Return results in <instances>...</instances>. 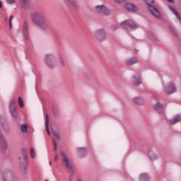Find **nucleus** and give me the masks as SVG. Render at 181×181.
<instances>
[{
    "label": "nucleus",
    "mask_w": 181,
    "mask_h": 181,
    "mask_svg": "<svg viewBox=\"0 0 181 181\" xmlns=\"http://www.w3.org/2000/svg\"><path fill=\"white\" fill-rule=\"evenodd\" d=\"M136 63H138V60L134 57L126 60L127 66H134V64H136Z\"/></svg>",
    "instance_id": "a211bd4d"
},
{
    "label": "nucleus",
    "mask_w": 181,
    "mask_h": 181,
    "mask_svg": "<svg viewBox=\"0 0 181 181\" xmlns=\"http://www.w3.org/2000/svg\"><path fill=\"white\" fill-rule=\"evenodd\" d=\"M15 104H16V101L13 100L11 101L9 107H15Z\"/></svg>",
    "instance_id": "c9c22d12"
},
{
    "label": "nucleus",
    "mask_w": 181,
    "mask_h": 181,
    "mask_svg": "<svg viewBox=\"0 0 181 181\" xmlns=\"http://www.w3.org/2000/svg\"><path fill=\"white\" fill-rule=\"evenodd\" d=\"M144 2L146 5H148V11L152 15L155 16V18H160V13L156 8L152 6L153 5V0H144Z\"/></svg>",
    "instance_id": "39448f33"
},
{
    "label": "nucleus",
    "mask_w": 181,
    "mask_h": 181,
    "mask_svg": "<svg viewBox=\"0 0 181 181\" xmlns=\"http://www.w3.org/2000/svg\"><path fill=\"white\" fill-rule=\"evenodd\" d=\"M21 132H23V134H25V132H28V125H26V124H23L21 126Z\"/></svg>",
    "instance_id": "bb28decb"
},
{
    "label": "nucleus",
    "mask_w": 181,
    "mask_h": 181,
    "mask_svg": "<svg viewBox=\"0 0 181 181\" xmlns=\"http://www.w3.org/2000/svg\"><path fill=\"white\" fill-rule=\"evenodd\" d=\"M127 11H129L130 12H136L138 11V7L132 4H127L125 6Z\"/></svg>",
    "instance_id": "ddd939ff"
},
{
    "label": "nucleus",
    "mask_w": 181,
    "mask_h": 181,
    "mask_svg": "<svg viewBox=\"0 0 181 181\" xmlns=\"http://www.w3.org/2000/svg\"><path fill=\"white\" fill-rule=\"evenodd\" d=\"M53 145H54V151H57V143L54 140H53Z\"/></svg>",
    "instance_id": "f704fd0d"
},
{
    "label": "nucleus",
    "mask_w": 181,
    "mask_h": 181,
    "mask_svg": "<svg viewBox=\"0 0 181 181\" xmlns=\"http://www.w3.org/2000/svg\"><path fill=\"white\" fill-rule=\"evenodd\" d=\"M115 2H117V4H122V2H125V0H114Z\"/></svg>",
    "instance_id": "4c0bfd02"
},
{
    "label": "nucleus",
    "mask_w": 181,
    "mask_h": 181,
    "mask_svg": "<svg viewBox=\"0 0 181 181\" xmlns=\"http://www.w3.org/2000/svg\"><path fill=\"white\" fill-rule=\"evenodd\" d=\"M73 175L71 174V175L69 176V181H73Z\"/></svg>",
    "instance_id": "ea45409f"
},
{
    "label": "nucleus",
    "mask_w": 181,
    "mask_h": 181,
    "mask_svg": "<svg viewBox=\"0 0 181 181\" xmlns=\"http://www.w3.org/2000/svg\"><path fill=\"white\" fill-rule=\"evenodd\" d=\"M181 116L180 115H176L173 119L170 120L171 125H175V124H177V122H180Z\"/></svg>",
    "instance_id": "6ab92c4d"
},
{
    "label": "nucleus",
    "mask_w": 181,
    "mask_h": 181,
    "mask_svg": "<svg viewBox=\"0 0 181 181\" xmlns=\"http://www.w3.org/2000/svg\"><path fill=\"white\" fill-rule=\"evenodd\" d=\"M95 37L98 42H105L107 40V32L105 29L100 28L95 32Z\"/></svg>",
    "instance_id": "7ed1b4c3"
},
{
    "label": "nucleus",
    "mask_w": 181,
    "mask_h": 181,
    "mask_svg": "<svg viewBox=\"0 0 181 181\" xmlns=\"http://www.w3.org/2000/svg\"><path fill=\"white\" fill-rule=\"evenodd\" d=\"M33 22L41 29V30H48L49 25H47V18L45 13L37 11L31 15Z\"/></svg>",
    "instance_id": "f257e3e1"
},
{
    "label": "nucleus",
    "mask_w": 181,
    "mask_h": 181,
    "mask_svg": "<svg viewBox=\"0 0 181 181\" xmlns=\"http://www.w3.org/2000/svg\"><path fill=\"white\" fill-rule=\"evenodd\" d=\"M30 156H31V158H35V156H36L35 155V149L33 148H31L30 149Z\"/></svg>",
    "instance_id": "473e14b6"
},
{
    "label": "nucleus",
    "mask_w": 181,
    "mask_h": 181,
    "mask_svg": "<svg viewBox=\"0 0 181 181\" xmlns=\"http://www.w3.org/2000/svg\"><path fill=\"white\" fill-rule=\"evenodd\" d=\"M45 124V131H47V135L50 136V130H49V115H46Z\"/></svg>",
    "instance_id": "b1692460"
},
{
    "label": "nucleus",
    "mask_w": 181,
    "mask_h": 181,
    "mask_svg": "<svg viewBox=\"0 0 181 181\" xmlns=\"http://www.w3.org/2000/svg\"><path fill=\"white\" fill-rule=\"evenodd\" d=\"M154 108H155L156 111H157V112H158V114H162V112H163V105H162V104H160L159 102H158L154 105Z\"/></svg>",
    "instance_id": "dca6fc26"
},
{
    "label": "nucleus",
    "mask_w": 181,
    "mask_h": 181,
    "mask_svg": "<svg viewBox=\"0 0 181 181\" xmlns=\"http://www.w3.org/2000/svg\"><path fill=\"white\" fill-rule=\"evenodd\" d=\"M122 26H123V28L124 29H138V25H136V24H135V23H134L131 20H127L122 23H121Z\"/></svg>",
    "instance_id": "6e6552de"
},
{
    "label": "nucleus",
    "mask_w": 181,
    "mask_h": 181,
    "mask_svg": "<svg viewBox=\"0 0 181 181\" xmlns=\"http://www.w3.org/2000/svg\"><path fill=\"white\" fill-rule=\"evenodd\" d=\"M0 144H1V148L2 152L8 149V144L6 143V140L5 139L4 136H2L1 134H0Z\"/></svg>",
    "instance_id": "9b49d317"
},
{
    "label": "nucleus",
    "mask_w": 181,
    "mask_h": 181,
    "mask_svg": "<svg viewBox=\"0 0 181 181\" xmlns=\"http://www.w3.org/2000/svg\"><path fill=\"white\" fill-rule=\"evenodd\" d=\"M59 64H60V66H62V67H64V61L63 60V58H62V57H60Z\"/></svg>",
    "instance_id": "72a5a7b5"
},
{
    "label": "nucleus",
    "mask_w": 181,
    "mask_h": 181,
    "mask_svg": "<svg viewBox=\"0 0 181 181\" xmlns=\"http://www.w3.org/2000/svg\"><path fill=\"white\" fill-rule=\"evenodd\" d=\"M133 101L134 104H136L137 105H144V99L141 97H136L133 98Z\"/></svg>",
    "instance_id": "aec40b11"
},
{
    "label": "nucleus",
    "mask_w": 181,
    "mask_h": 181,
    "mask_svg": "<svg viewBox=\"0 0 181 181\" xmlns=\"http://www.w3.org/2000/svg\"><path fill=\"white\" fill-rule=\"evenodd\" d=\"M61 158L62 165H64V166L68 169V173H70V175H74V169L73 168L71 163H70V158H69L67 154L61 152Z\"/></svg>",
    "instance_id": "f03ea898"
},
{
    "label": "nucleus",
    "mask_w": 181,
    "mask_h": 181,
    "mask_svg": "<svg viewBox=\"0 0 181 181\" xmlns=\"http://www.w3.org/2000/svg\"><path fill=\"white\" fill-rule=\"evenodd\" d=\"M0 124L4 130L8 129V123L6 122V119L4 117L0 118Z\"/></svg>",
    "instance_id": "5701e85b"
},
{
    "label": "nucleus",
    "mask_w": 181,
    "mask_h": 181,
    "mask_svg": "<svg viewBox=\"0 0 181 181\" xmlns=\"http://www.w3.org/2000/svg\"><path fill=\"white\" fill-rule=\"evenodd\" d=\"M9 28L10 29H12V23H9Z\"/></svg>",
    "instance_id": "79ce46f5"
},
{
    "label": "nucleus",
    "mask_w": 181,
    "mask_h": 181,
    "mask_svg": "<svg viewBox=\"0 0 181 181\" xmlns=\"http://www.w3.org/2000/svg\"><path fill=\"white\" fill-rule=\"evenodd\" d=\"M12 19H13V16H11L9 18V23H12Z\"/></svg>",
    "instance_id": "58836bf2"
},
{
    "label": "nucleus",
    "mask_w": 181,
    "mask_h": 181,
    "mask_svg": "<svg viewBox=\"0 0 181 181\" xmlns=\"http://www.w3.org/2000/svg\"><path fill=\"white\" fill-rule=\"evenodd\" d=\"M52 134H53L54 136H55V138H57V139H60V134H59V132H57L55 130H52Z\"/></svg>",
    "instance_id": "c85d7f7f"
},
{
    "label": "nucleus",
    "mask_w": 181,
    "mask_h": 181,
    "mask_svg": "<svg viewBox=\"0 0 181 181\" xmlns=\"http://www.w3.org/2000/svg\"><path fill=\"white\" fill-rule=\"evenodd\" d=\"M168 2L170 4H173L174 1L173 0H167Z\"/></svg>",
    "instance_id": "a19ab883"
},
{
    "label": "nucleus",
    "mask_w": 181,
    "mask_h": 181,
    "mask_svg": "<svg viewBox=\"0 0 181 181\" xmlns=\"http://www.w3.org/2000/svg\"><path fill=\"white\" fill-rule=\"evenodd\" d=\"M23 28V35L25 40H29V32L28 31V24L26 23H24Z\"/></svg>",
    "instance_id": "2eb2a0df"
},
{
    "label": "nucleus",
    "mask_w": 181,
    "mask_h": 181,
    "mask_svg": "<svg viewBox=\"0 0 181 181\" xmlns=\"http://www.w3.org/2000/svg\"><path fill=\"white\" fill-rule=\"evenodd\" d=\"M78 181H81V180H78Z\"/></svg>",
    "instance_id": "de8ad7c7"
},
{
    "label": "nucleus",
    "mask_w": 181,
    "mask_h": 181,
    "mask_svg": "<svg viewBox=\"0 0 181 181\" xmlns=\"http://www.w3.org/2000/svg\"><path fill=\"white\" fill-rule=\"evenodd\" d=\"M132 82L134 86L136 87H139L142 84V81H141V78H139V75L134 76L132 78Z\"/></svg>",
    "instance_id": "f8f14e48"
},
{
    "label": "nucleus",
    "mask_w": 181,
    "mask_h": 181,
    "mask_svg": "<svg viewBox=\"0 0 181 181\" xmlns=\"http://www.w3.org/2000/svg\"><path fill=\"white\" fill-rule=\"evenodd\" d=\"M0 8H2V1H0Z\"/></svg>",
    "instance_id": "c03bdc74"
},
{
    "label": "nucleus",
    "mask_w": 181,
    "mask_h": 181,
    "mask_svg": "<svg viewBox=\"0 0 181 181\" xmlns=\"http://www.w3.org/2000/svg\"><path fill=\"white\" fill-rule=\"evenodd\" d=\"M49 165H52V161H49Z\"/></svg>",
    "instance_id": "49530a36"
},
{
    "label": "nucleus",
    "mask_w": 181,
    "mask_h": 181,
    "mask_svg": "<svg viewBox=\"0 0 181 181\" xmlns=\"http://www.w3.org/2000/svg\"><path fill=\"white\" fill-rule=\"evenodd\" d=\"M95 12L101 16H108L111 15V12L109 11L108 8L105 5L96 6L95 7Z\"/></svg>",
    "instance_id": "0eeeda50"
},
{
    "label": "nucleus",
    "mask_w": 181,
    "mask_h": 181,
    "mask_svg": "<svg viewBox=\"0 0 181 181\" xmlns=\"http://www.w3.org/2000/svg\"><path fill=\"white\" fill-rule=\"evenodd\" d=\"M170 32L175 35V36H177V33H176V30L174 28L170 27Z\"/></svg>",
    "instance_id": "2f4dec72"
},
{
    "label": "nucleus",
    "mask_w": 181,
    "mask_h": 181,
    "mask_svg": "<svg viewBox=\"0 0 181 181\" xmlns=\"http://www.w3.org/2000/svg\"><path fill=\"white\" fill-rule=\"evenodd\" d=\"M148 156L152 159V160H155V159H158V156L153 151H150L148 153Z\"/></svg>",
    "instance_id": "a878e982"
},
{
    "label": "nucleus",
    "mask_w": 181,
    "mask_h": 181,
    "mask_svg": "<svg viewBox=\"0 0 181 181\" xmlns=\"http://www.w3.org/2000/svg\"><path fill=\"white\" fill-rule=\"evenodd\" d=\"M18 105L19 107H21V108H23V100H22L21 97L18 98Z\"/></svg>",
    "instance_id": "c756f323"
},
{
    "label": "nucleus",
    "mask_w": 181,
    "mask_h": 181,
    "mask_svg": "<svg viewBox=\"0 0 181 181\" xmlns=\"http://www.w3.org/2000/svg\"><path fill=\"white\" fill-rule=\"evenodd\" d=\"M45 181H49V180H46Z\"/></svg>",
    "instance_id": "09e8293b"
},
{
    "label": "nucleus",
    "mask_w": 181,
    "mask_h": 181,
    "mask_svg": "<svg viewBox=\"0 0 181 181\" xmlns=\"http://www.w3.org/2000/svg\"><path fill=\"white\" fill-rule=\"evenodd\" d=\"M58 158H59V157H58L57 156H54V160H57Z\"/></svg>",
    "instance_id": "37998d69"
},
{
    "label": "nucleus",
    "mask_w": 181,
    "mask_h": 181,
    "mask_svg": "<svg viewBox=\"0 0 181 181\" xmlns=\"http://www.w3.org/2000/svg\"><path fill=\"white\" fill-rule=\"evenodd\" d=\"M78 153H79L81 158H84L87 155V149L86 148H77Z\"/></svg>",
    "instance_id": "f3484780"
},
{
    "label": "nucleus",
    "mask_w": 181,
    "mask_h": 181,
    "mask_svg": "<svg viewBox=\"0 0 181 181\" xmlns=\"http://www.w3.org/2000/svg\"><path fill=\"white\" fill-rule=\"evenodd\" d=\"M20 4H21V6L23 9H28L29 6H30V1L29 0H18Z\"/></svg>",
    "instance_id": "4468645a"
},
{
    "label": "nucleus",
    "mask_w": 181,
    "mask_h": 181,
    "mask_svg": "<svg viewBox=\"0 0 181 181\" xmlns=\"http://www.w3.org/2000/svg\"><path fill=\"white\" fill-rule=\"evenodd\" d=\"M176 88L175 87V85H173V83H170L168 86L165 87V93L170 95V94H173V93H175Z\"/></svg>",
    "instance_id": "9d476101"
},
{
    "label": "nucleus",
    "mask_w": 181,
    "mask_h": 181,
    "mask_svg": "<svg viewBox=\"0 0 181 181\" xmlns=\"http://www.w3.org/2000/svg\"><path fill=\"white\" fill-rule=\"evenodd\" d=\"M71 5L74 6V8H76V9H78V6L77 5V3H76L75 0H69Z\"/></svg>",
    "instance_id": "cd10ccee"
},
{
    "label": "nucleus",
    "mask_w": 181,
    "mask_h": 181,
    "mask_svg": "<svg viewBox=\"0 0 181 181\" xmlns=\"http://www.w3.org/2000/svg\"><path fill=\"white\" fill-rule=\"evenodd\" d=\"M151 177L147 173H142L139 176L140 181H149Z\"/></svg>",
    "instance_id": "412c9836"
},
{
    "label": "nucleus",
    "mask_w": 181,
    "mask_h": 181,
    "mask_svg": "<svg viewBox=\"0 0 181 181\" xmlns=\"http://www.w3.org/2000/svg\"><path fill=\"white\" fill-rule=\"evenodd\" d=\"M9 111L13 118H16L18 117V112L15 110V107H9Z\"/></svg>",
    "instance_id": "393cba45"
},
{
    "label": "nucleus",
    "mask_w": 181,
    "mask_h": 181,
    "mask_svg": "<svg viewBox=\"0 0 181 181\" xmlns=\"http://www.w3.org/2000/svg\"><path fill=\"white\" fill-rule=\"evenodd\" d=\"M118 25H113L110 27V29L112 30V32H115V30H117L118 29Z\"/></svg>",
    "instance_id": "7c9ffc66"
},
{
    "label": "nucleus",
    "mask_w": 181,
    "mask_h": 181,
    "mask_svg": "<svg viewBox=\"0 0 181 181\" xmlns=\"http://www.w3.org/2000/svg\"><path fill=\"white\" fill-rule=\"evenodd\" d=\"M18 159H22V157H18Z\"/></svg>",
    "instance_id": "a18cd8bd"
},
{
    "label": "nucleus",
    "mask_w": 181,
    "mask_h": 181,
    "mask_svg": "<svg viewBox=\"0 0 181 181\" xmlns=\"http://www.w3.org/2000/svg\"><path fill=\"white\" fill-rule=\"evenodd\" d=\"M3 177L5 181H15V176L9 170L3 172Z\"/></svg>",
    "instance_id": "1a4fd4ad"
},
{
    "label": "nucleus",
    "mask_w": 181,
    "mask_h": 181,
    "mask_svg": "<svg viewBox=\"0 0 181 181\" xmlns=\"http://www.w3.org/2000/svg\"><path fill=\"white\" fill-rule=\"evenodd\" d=\"M45 63L49 69H54L57 63L56 62V58L53 54H47L45 57Z\"/></svg>",
    "instance_id": "423d86ee"
},
{
    "label": "nucleus",
    "mask_w": 181,
    "mask_h": 181,
    "mask_svg": "<svg viewBox=\"0 0 181 181\" xmlns=\"http://www.w3.org/2000/svg\"><path fill=\"white\" fill-rule=\"evenodd\" d=\"M21 155L23 159V163H20V169L22 173L25 175L26 173V168H28V153L25 148L21 149Z\"/></svg>",
    "instance_id": "20e7f679"
},
{
    "label": "nucleus",
    "mask_w": 181,
    "mask_h": 181,
    "mask_svg": "<svg viewBox=\"0 0 181 181\" xmlns=\"http://www.w3.org/2000/svg\"><path fill=\"white\" fill-rule=\"evenodd\" d=\"M168 8H169L170 11H171V12L173 14H175L177 19H178V21H181L180 14H179V13H177V11H176V10L173 7H172L171 6H169Z\"/></svg>",
    "instance_id": "4be33fe9"
},
{
    "label": "nucleus",
    "mask_w": 181,
    "mask_h": 181,
    "mask_svg": "<svg viewBox=\"0 0 181 181\" xmlns=\"http://www.w3.org/2000/svg\"><path fill=\"white\" fill-rule=\"evenodd\" d=\"M6 2L7 4L12 5L13 4H15V0H6Z\"/></svg>",
    "instance_id": "e433bc0d"
}]
</instances>
